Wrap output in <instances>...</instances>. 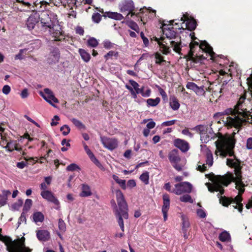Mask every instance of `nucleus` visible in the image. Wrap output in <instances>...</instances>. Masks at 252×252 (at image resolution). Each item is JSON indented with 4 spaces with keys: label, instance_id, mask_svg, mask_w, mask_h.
<instances>
[{
    "label": "nucleus",
    "instance_id": "aec40b11",
    "mask_svg": "<svg viewBox=\"0 0 252 252\" xmlns=\"http://www.w3.org/2000/svg\"><path fill=\"white\" fill-rule=\"evenodd\" d=\"M199 48L205 52L210 57V59L213 60L216 57V54L213 51V48L206 41H201Z\"/></svg>",
    "mask_w": 252,
    "mask_h": 252
},
{
    "label": "nucleus",
    "instance_id": "412c9836",
    "mask_svg": "<svg viewBox=\"0 0 252 252\" xmlns=\"http://www.w3.org/2000/svg\"><path fill=\"white\" fill-rule=\"evenodd\" d=\"M187 89L191 90L198 95H202L205 94L204 86H198L193 82H189L186 85Z\"/></svg>",
    "mask_w": 252,
    "mask_h": 252
},
{
    "label": "nucleus",
    "instance_id": "5701e85b",
    "mask_svg": "<svg viewBox=\"0 0 252 252\" xmlns=\"http://www.w3.org/2000/svg\"><path fill=\"white\" fill-rule=\"evenodd\" d=\"M174 145L183 152H186L189 149V145L186 141L180 139H177L174 141Z\"/></svg>",
    "mask_w": 252,
    "mask_h": 252
},
{
    "label": "nucleus",
    "instance_id": "cd10ccee",
    "mask_svg": "<svg viewBox=\"0 0 252 252\" xmlns=\"http://www.w3.org/2000/svg\"><path fill=\"white\" fill-rule=\"evenodd\" d=\"M105 16L116 20H121L124 19V16L122 14L115 12H106L105 13Z\"/></svg>",
    "mask_w": 252,
    "mask_h": 252
},
{
    "label": "nucleus",
    "instance_id": "680f3d73",
    "mask_svg": "<svg viewBox=\"0 0 252 252\" xmlns=\"http://www.w3.org/2000/svg\"><path fill=\"white\" fill-rule=\"evenodd\" d=\"M246 147L249 150L252 149V137L249 138L247 140Z\"/></svg>",
    "mask_w": 252,
    "mask_h": 252
},
{
    "label": "nucleus",
    "instance_id": "c756f323",
    "mask_svg": "<svg viewBox=\"0 0 252 252\" xmlns=\"http://www.w3.org/2000/svg\"><path fill=\"white\" fill-rule=\"evenodd\" d=\"M163 205L162 208V211H168L170 206L169 196L167 194L163 195Z\"/></svg>",
    "mask_w": 252,
    "mask_h": 252
},
{
    "label": "nucleus",
    "instance_id": "052dcab7",
    "mask_svg": "<svg viewBox=\"0 0 252 252\" xmlns=\"http://www.w3.org/2000/svg\"><path fill=\"white\" fill-rule=\"evenodd\" d=\"M151 90L148 89L146 90L145 92L143 91V90L141 89V93L140 94L143 97H149L151 95Z\"/></svg>",
    "mask_w": 252,
    "mask_h": 252
},
{
    "label": "nucleus",
    "instance_id": "a19ab883",
    "mask_svg": "<svg viewBox=\"0 0 252 252\" xmlns=\"http://www.w3.org/2000/svg\"><path fill=\"white\" fill-rule=\"evenodd\" d=\"M126 24L127 26L132 30L137 32L138 31L139 27L135 22L132 21H127Z\"/></svg>",
    "mask_w": 252,
    "mask_h": 252
},
{
    "label": "nucleus",
    "instance_id": "b1692460",
    "mask_svg": "<svg viewBox=\"0 0 252 252\" xmlns=\"http://www.w3.org/2000/svg\"><path fill=\"white\" fill-rule=\"evenodd\" d=\"M4 148L7 149L8 151L12 152L14 150H16L18 152L21 151L22 149L19 146V144L16 141H11L7 143V145L4 147Z\"/></svg>",
    "mask_w": 252,
    "mask_h": 252
},
{
    "label": "nucleus",
    "instance_id": "4d7b16f0",
    "mask_svg": "<svg viewBox=\"0 0 252 252\" xmlns=\"http://www.w3.org/2000/svg\"><path fill=\"white\" fill-rule=\"evenodd\" d=\"M118 55V53L114 52L113 51H109L106 55H105L104 58L107 60L108 57H112V56H116L117 57Z\"/></svg>",
    "mask_w": 252,
    "mask_h": 252
},
{
    "label": "nucleus",
    "instance_id": "8fccbe9b",
    "mask_svg": "<svg viewBox=\"0 0 252 252\" xmlns=\"http://www.w3.org/2000/svg\"><path fill=\"white\" fill-rule=\"evenodd\" d=\"M101 19V15L98 13H95L92 16V19L93 21L95 23H99Z\"/></svg>",
    "mask_w": 252,
    "mask_h": 252
},
{
    "label": "nucleus",
    "instance_id": "69168bd1",
    "mask_svg": "<svg viewBox=\"0 0 252 252\" xmlns=\"http://www.w3.org/2000/svg\"><path fill=\"white\" fill-rule=\"evenodd\" d=\"M150 122L147 124V127L148 129H152L155 126L156 123L152 119L149 120Z\"/></svg>",
    "mask_w": 252,
    "mask_h": 252
},
{
    "label": "nucleus",
    "instance_id": "f257e3e1",
    "mask_svg": "<svg viewBox=\"0 0 252 252\" xmlns=\"http://www.w3.org/2000/svg\"><path fill=\"white\" fill-rule=\"evenodd\" d=\"M226 164L234 168L235 176L231 173L225 176H216L212 179V184L206 183L208 190L211 192H219L218 196L223 206L231 204L240 213L243 210L241 194L245 191V185L242 181L240 161L233 157L227 158Z\"/></svg>",
    "mask_w": 252,
    "mask_h": 252
},
{
    "label": "nucleus",
    "instance_id": "f03ea898",
    "mask_svg": "<svg viewBox=\"0 0 252 252\" xmlns=\"http://www.w3.org/2000/svg\"><path fill=\"white\" fill-rule=\"evenodd\" d=\"M179 25L177 19L170 21H164L162 25L163 34L166 36L167 39L163 37L158 38L155 37V41L157 42L159 50L165 55L169 54L171 48L176 53L180 54L181 51V39L177 35V33L174 29Z\"/></svg>",
    "mask_w": 252,
    "mask_h": 252
},
{
    "label": "nucleus",
    "instance_id": "de8ad7c7",
    "mask_svg": "<svg viewBox=\"0 0 252 252\" xmlns=\"http://www.w3.org/2000/svg\"><path fill=\"white\" fill-rule=\"evenodd\" d=\"M103 47L107 49H110L113 48L115 44L112 42H111L108 40H105L103 42Z\"/></svg>",
    "mask_w": 252,
    "mask_h": 252
},
{
    "label": "nucleus",
    "instance_id": "e2e57ef3",
    "mask_svg": "<svg viewBox=\"0 0 252 252\" xmlns=\"http://www.w3.org/2000/svg\"><path fill=\"white\" fill-rule=\"evenodd\" d=\"M21 96L22 98H27L29 95L28 90L25 88L22 90L21 93Z\"/></svg>",
    "mask_w": 252,
    "mask_h": 252
},
{
    "label": "nucleus",
    "instance_id": "c9c22d12",
    "mask_svg": "<svg viewBox=\"0 0 252 252\" xmlns=\"http://www.w3.org/2000/svg\"><path fill=\"white\" fill-rule=\"evenodd\" d=\"M112 178L123 189H126V180L120 179L119 177L115 175H113Z\"/></svg>",
    "mask_w": 252,
    "mask_h": 252
},
{
    "label": "nucleus",
    "instance_id": "0e129e2a",
    "mask_svg": "<svg viewBox=\"0 0 252 252\" xmlns=\"http://www.w3.org/2000/svg\"><path fill=\"white\" fill-rule=\"evenodd\" d=\"M23 222H26V216L24 212L22 213L18 221V223L19 224H21Z\"/></svg>",
    "mask_w": 252,
    "mask_h": 252
},
{
    "label": "nucleus",
    "instance_id": "f704fd0d",
    "mask_svg": "<svg viewBox=\"0 0 252 252\" xmlns=\"http://www.w3.org/2000/svg\"><path fill=\"white\" fill-rule=\"evenodd\" d=\"M139 178L145 185L149 184V173L148 171L144 172L140 175Z\"/></svg>",
    "mask_w": 252,
    "mask_h": 252
},
{
    "label": "nucleus",
    "instance_id": "423d86ee",
    "mask_svg": "<svg viewBox=\"0 0 252 252\" xmlns=\"http://www.w3.org/2000/svg\"><path fill=\"white\" fill-rule=\"evenodd\" d=\"M39 19L41 27L45 30L51 29L54 25L59 23L57 15L49 10L41 12L39 14Z\"/></svg>",
    "mask_w": 252,
    "mask_h": 252
},
{
    "label": "nucleus",
    "instance_id": "c03bdc74",
    "mask_svg": "<svg viewBox=\"0 0 252 252\" xmlns=\"http://www.w3.org/2000/svg\"><path fill=\"white\" fill-rule=\"evenodd\" d=\"M180 200L184 202H192V200L189 194H186L182 196L180 198Z\"/></svg>",
    "mask_w": 252,
    "mask_h": 252
},
{
    "label": "nucleus",
    "instance_id": "603ef678",
    "mask_svg": "<svg viewBox=\"0 0 252 252\" xmlns=\"http://www.w3.org/2000/svg\"><path fill=\"white\" fill-rule=\"evenodd\" d=\"M158 89L159 94H160V95H161V96L162 97V99L164 100H167V98H168L167 95L166 93H165V92L164 91V90L162 89L161 87H160L159 86L158 87Z\"/></svg>",
    "mask_w": 252,
    "mask_h": 252
},
{
    "label": "nucleus",
    "instance_id": "ddd939ff",
    "mask_svg": "<svg viewBox=\"0 0 252 252\" xmlns=\"http://www.w3.org/2000/svg\"><path fill=\"white\" fill-rule=\"evenodd\" d=\"M60 57V50L58 48H52L45 56V60L48 64L54 65L59 63Z\"/></svg>",
    "mask_w": 252,
    "mask_h": 252
},
{
    "label": "nucleus",
    "instance_id": "a878e982",
    "mask_svg": "<svg viewBox=\"0 0 252 252\" xmlns=\"http://www.w3.org/2000/svg\"><path fill=\"white\" fill-rule=\"evenodd\" d=\"M11 194L9 190L3 189L1 190L0 194V206H3L7 203V197Z\"/></svg>",
    "mask_w": 252,
    "mask_h": 252
},
{
    "label": "nucleus",
    "instance_id": "a211bd4d",
    "mask_svg": "<svg viewBox=\"0 0 252 252\" xmlns=\"http://www.w3.org/2000/svg\"><path fill=\"white\" fill-rule=\"evenodd\" d=\"M101 141L106 148L111 151L116 149L118 146V141L114 138L101 137Z\"/></svg>",
    "mask_w": 252,
    "mask_h": 252
},
{
    "label": "nucleus",
    "instance_id": "473e14b6",
    "mask_svg": "<svg viewBox=\"0 0 252 252\" xmlns=\"http://www.w3.org/2000/svg\"><path fill=\"white\" fill-rule=\"evenodd\" d=\"M160 101L159 97H156L155 99L149 98L147 99L146 103L148 107H155L157 106Z\"/></svg>",
    "mask_w": 252,
    "mask_h": 252
},
{
    "label": "nucleus",
    "instance_id": "393cba45",
    "mask_svg": "<svg viewBox=\"0 0 252 252\" xmlns=\"http://www.w3.org/2000/svg\"><path fill=\"white\" fill-rule=\"evenodd\" d=\"M82 144L85 152H86L87 154L91 160L97 166L100 165V163L98 160L95 157L94 155L88 148L85 142H83Z\"/></svg>",
    "mask_w": 252,
    "mask_h": 252
},
{
    "label": "nucleus",
    "instance_id": "2f4dec72",
    "mask_svg": "<svg viewBox=\"0 0 252 252\" xmlns=\"http://www.w3.org/2000/svg\"><path fill=\"white\" fill-rule=\"evenodd\" d=\"M79 53L82 60L86 63L88 62L91 59V56L89 53L83 49H79Z\"/></svg>",
    "mask_w": 252,
    "mask_h": 252
},
{
    "label": "nucleus",
    "instance_id": "4468645a",
    "mask_svg": "<svg viewBox=\"0 0 252 252\" xmlns=\"http://www.w3.org/2000/svg\"><path fill=\"white\" fill-rule=\"evenodd\" d=\"M192 188V186L189 182H182L175 185L172 192L177 195H180L183 193H189L191 191Z\"/></svg>",
    "mask_w": 252,
    "mask_h": 252
},
{
    "label": "nucleus",
    "instance_id": "09e8293b",
    "mask_svg": "<svg viewBox=\"0 0 252 252\" xmlns=\"http://www.w3.org/2000/svg\"><path fill=\"white\" fill-rule=\"evenodd\" d=\"M198 43L197 41H193L190 43L189 47H190V51H189V54L190 55L193 56V53L194 52V48L195 46H198Z\"/></svg>",
    "mask_w": 252,
    "mask_h": 252
},
{
    "label": "nucleus",
    "instance_id": "dca6fc26",
    "mask_svg": "<svg viewBox=\"0 0 252 252\" xmlns=\"http://www.w3.org/2000/svg\"><path fill=\"white\" fill-rule=\"evenodd\" d=\"M43 198L54 204V208L57 210L60 209V203L59 200L54 195V193L50 190L42 191L40 193Z\"/></svg>",
    "mask_w": 252,
    "mask_h": 252
},
{
    "label": "nucleus",
    "instance_id": "1a4fd4ad",
    "mask_svg": "<svg viewBox=\"0 0 252 252\" xmlns=\"http://www.w3.org/2000/svg\"><path fill=\"white\" fill-rule=\"evenodd\" d=\"M177 22L179 23V25L176 29L179 30L187 29L191 31L194 30L196 26L195 20L189 16L187 13L183 14L180 20L177 19Z\"/></svg>",
    "mask_w": 252,
    "mask_h": 252
},
{
    "label": "nucleus",
    "instance_id": "ea45409f",
    "mask_svg": "<svg viewBox=\"0 0 252 252\" xmlns=\"http://www.w3.org/2000/svg\"><path fill=\"white\" fill-rule=\"evenodd\" d=\"M155 57L156 59V63L157 64H160L162 62H165L163 59L162 56L158 52H156L155 54Z\"/></svg>",
    "mask_w": 252,
    "mask_h": 252
},
{
    "label": "nucleus",
    "instance_id": "6e6552de",
    "mask_svg": "<svg viewBox=\"0 0 252 252\" xmlns=\"http://www.w3.org/2000/svg\"><path fill=\"white\" fill-rule=\"evenodd\" d=\"M168 158L173 167L179 171H181L186 164V159L179 156L178 151L176 149L169 153Z\"/></svg>",
    "mask_w": 252,
    "mask_h": 252
},
{
    "label": "nucleus",
    "instance_id": "0eeeda50",
    "mask_svg": "<svg viewBox=\"0 0 252 252\" xmlns=\"http://www.w3.org/2000/svg\"><path fill=\"white\" fill-rule=\"evenodd\" d=\"M25 240L24 237L15 241L8 240L5 243L7 250L9 252H31L32 250L25 246Z\"/></svg>",
    "mask_w": 252,
    "mask_h": 252
},
{
    "label": "nucleus",
    "instance_id": "f8f14e48",
    "mask_svg": "<svg viewBox=\"0 0 252 252\" xmlns=\"http://www.w3.org/2000/svg\"><path fill=\"white\" fill-rule=\"evenodd\" d=\"M119 7L121 12H127L126 16L127 19H129L134 15L132 11L134 9V5L132 0H124L119 4Z\"/></svg>",
    "mask_w": 252,
    "mask_h": 252
},
{
    "label": "nucleus",
    "instance_id": "4be33fe9",
    "mask_svg": "<svg viewBox=\"0 0 252 252\" xmlns=\"http://www.w3.org/2000/svg\"><path fill=\"white\" fill-rule=\"evenodd\" d=\"M36 236L39 241L46 242L50 239V234L48 230L41 229L36 231Z\"/></svg>",
    "mask_w": 252,
    "mask_h": 252
},
{
    "label": "nucleus",
    "instance_id": "39448f33",
    "mask_svg": "<svg viewBox=\"0 0 252 252\" xmlns=\"http://www.w3.org/2000/svg\"><path fill=\"white\" fill-rule=\"evenodd\" d=\"M115 194L118 208H116L115 202L113 201L115 206V215L122 231L124 232L125 226L123 219L127 220L128 218L127 205L124 198V195L120 190H116Z\"/></svg>",
    "mask_w": 252,
    "mask_h": 252
},
{
    "label": "nucleus",
    "instance_id": "3c124183",
    "mask_svg": "<svg viewBox=\"0 0 252 252\" xmlns=\"http://www.w3.org/2000/svg\"><path fill=\"white\" fill-rule=\"evenodd\" d=\"M126 88L130 91L134 98H136L137 97V94H140V93H137V91H134L133 88L128 85H126Z\"/></svg>",
    "mask_w": 252,
    "mask_h": 252
},
{
    "label": "nucleus",
    "instance_id": "bf43d9fd",
    "mask_svg": "<svg viewBox=\"0 0 252 252\" xmlns=\"http://www.w3.org/2000/svg\"><path fill=\"white\" fill-rule=\"evenodd\" d=\"M176 122V120H171V121L164 122L163 123H162V126H172V125H173Z\"/></svg>",
    "mask_w": 252,
    "mask_h": 252
},
{
    "label": "nucleus",
    "instance_id": "58836bf2",
    "mask_svg": "<svg viewBox=\"0 0 252 252\" xmlns=\"http://www.w3.org/2000/svg\"><path fill=\"white\" fill-rule=\"evenodd\" d=\"M129 83L130 85V86L133 88L134 91H137V93H141V89L139 88V85L136 82L130 80H129Z\"/></svg>",
    "mask_w": 252,
    "mask_h": 252
},
{
    "label": "nucleus",
    "instance_id": "79ce46f5",
    "mask_svg": "<svg viewBox=\"0 0 252 252\" xmlns=\"http://www.w3.org/2000/svg\"><path fill=\"white\" fill-rule=\"evenodd\" d=\"M32 200L30 199H27L25 201V204H24V208H23V211L24 212H27L28 211L32 205Z\"/></svg>",
    "mask_w": 252,
    "mask_h": 252
},
{
    "label": "nucleus",
    "instance_id": "7ed1b4c3",
    "mask_svg": "<svg viewBox=\"0 0 252 252\" xmlns=\"http://www.w3.org/2000/svg\"><path fill=\"white\" fill-rule=\"evenodd\" d=\"M245 100L244 96L240 97L234 109L228 108L222 113L223 115H227L226 118H223V121L226 125L239 128L245 122H251L252 119L248 117L249 111H247L243 105Z\"/></svg>",
    "mask_w": 252,
    "mask_h": 252
},
{
    "label": "nucleus",
    "instance_id": "864d4df0",
    "mask_svg": "<svg viewBox=\"0 0 252 252\" xmlns=\"http://www.w3.org/2000/svg\"><path fill=\"white\" fill-rule=\"evenodd\" d=\"M10 91L11 88L9 85H4L2 89V93L5 95L9 94L10 92Z\"/></svg>",
    "mask_w": 252,
    "mask_h": 252
},
{
    "label": "nucleus",
    "instance_id": "9d476101",
    "mask_svg": "<svg viewBox=\"0 0 252 252\" xmlns=\"http://www.w3.org/2000/svg\"><path fill=\"white\" fill-rule=\"evenodd\" d=\"M194 129L200 135V140L203 143H207L214 137L215 134L211 128L203 125L197 126Z\"/></svg>",
    "mask_w": 252,
    "mask_h": 252
},
{
    "label": "nucleus",
    "instance_id": "5fc2aeb1",
    "mask_svg": "<svg viewBox=\"0 0 252 252\" xmlns=\"http://www.w3.org/2000/svg\"><path fill=\"white\" fill-rule=\"evenodd\" d=\"M196 213L197 216L200 218H204L206 217V215L205 211L201 209H198L196 211Z\"/></svg>",
    "mask_w": 252,
    "mask_h": 252
},
{
    "label": "nucleus",
    "instance_id": "37998d69",
    "mask_svg": "<svg viewBox=\"0 0 252 252\" xmlns=\"http://www.w3.org/2000/svg\"><path fill=\"white\" fill-rule=\"evenodd\" d=\"M61 131L63 135H67L70 131V128L67 125H63L60 128Z\"/></svg>",
    "mask_w": 252,
    "mask_h": 252
},
{
    "label": "nucleus",
    "instance_id": "49530a36",
    "mask_svg": "<svg viewBox=\"0 0 252 252\" xmlns=\"http://www.w3.org/2000/svg\"><path fill=\"white\" fill-rule=\"evenodd\" d=\"M71 121L76 126L79 128H83L85 127L83 124L76 119L73 118L71 119Z\"/></svg>",
    "mask_w": 252,
    "mask_h": 252
},
{
    "label": "nucleus",
    "instance_id": "7c9ffc66",
    "mask_svg": "<svg viewBox=\"0 0 252 252\" xmlns=\"http://www.w3.org/2000/svg\"><path fill=\"white\" fill-rule=\"evenodd\" d=\"M33 221L36 223L42 222L44 220V216L40 212H36L33 214Z\"/></svg>",
    "mask_w": 252,
    "mask_h": 252
},
{
    "label": "nucleus",
    "instance_id": "6e6d98bb",
    "mask_svg": "<svg viewBox=\"0 0 252 252\" xmlns=\"http://www.w3.org/2000/svg\"><path fill=\"white\" fill-rule=\"evenodd\" d=\"M189 226V223L188 220H185V219L183 220V226L182 229L183 231H187L188 228Z\"/></svg>",
    "mask_w": 252,
    "mask_h": 252
},
{
    "label": "nucleus",
    "instance_id": "f3484780",
    "mask_svg": "<svg viewBox=\"0 0 252 252\" xmlns=\"http://www.w3.org/2000/svg\"><path fill=\"white\" fill-rule=\"evenodd\" d=\"M50 29V32L55 40L61 41L64 39L63 32L61 26L58 23L56 24Z\"/></svg>",
    "mask_w": 252,
    "mask_h": 252
},
{
    "label": "nucleus",
    "instance_id": "72a5a7b5",
    "mask_svg": "<svg viewBox=\"0 0 252 252\" xmlns=\"http://www.w3.org/2000/svg\"><path fill=\"white\" fill-rule=\"evenodd\" d=\"M219 238L221 242H228L231 239L229 233L226 231L222 232L219 235Z\"/></svg>",
    "mask_w": 252,
    "mask_h": 252
},
{
    "label": "nucleus",
    "instance_id": "bb28decb",
    "mask_svg": "<svg viewBox=\"0 0 252 252\" xmlns=\"http://www.w3.org/2000/svg\"><path fill=\"white\" fill-rule=\"evenodd\" d=\"M92 194L90 187L87 184H82L81 187V192L80 193L81 197H88Z\"/></svg>",
    "mask_w": 252,
    "mask_h": 252
},
{
    "label": "nucleus",
    "instance_id": "4c0bfd02",
    "mask_svg": "<svg viewBox=\"0 0 252 252\" xmlns=\"http://www.w3.org/2000/svg\"><path fill=\"white\" fill-rule=\"evenodd\" d=\"M58 228L61 233H64L66 231L65 223L62 219L58 220Z\"/></svg>",
    "mask_w": 252,
    "mask_h": 252
},
{
    "label": "nucleus",
    "instance_id": "774afa93",
    "mask_svg": "<svg viewBox=\"0 0 252 252\" xmlns=\"http://www.w3.org/2000/svg\"><path fill=\"white\" fill-rule=\"evenodd\" d=\"M75 31L77 34H79L81 35H83L84 34V29H83V28H82L81 27H80V26H77L75 28Z\"/></svg>",
    "mask_w": 252,
    "mask_h": 252
},
{
    "label": "nucleus",
    "instance_id": "6ab92c4d",
    "mask_svg": "<svg viewBox=\"0 0 252 252\" xmlns=\"http://www.w3.org/2000/svg\"><path fill=\"white\" fill-rule=\"evenodd\" d=\"M39 19V13L37 12H33L27 20L26 24L29 30H32L38 22Z\"/></svg>",
    "mask_w": 252,
    "mask_h": 252
},
{
    "label": "nucleus",
    "instance_id": "13d9d810",
    "mask_svg": "<svg viewBox=\"0 0 252 252\" xmlns=\"http://www.w3.org/2000/svg\"><path fill=\"white\" fill-rule=\"evenodd\" d=\"M59 120H60L59 117L57 115H55L52 120L51 125L52 126H57L58 124V121H59Z\"/></svg>",
    "mask_w": 252,
    "mask_h": 252
},
{
    "label": "nucleus",
    "instance_id": "20e7f679",
    "mask_svg": "<svg viewBox=\"0 0 252 252\" xmlns=\"http://www.w3.org/2000/svg\"><path fill=\"white\" fill-rule=\"evenodd\" d=\"M235 132L232 135H221L219 137L218 140L215 142L217 150L215 154L225 157L227 155L230 157L233 156V149L235 145V139L234 138Z\"/></svg>",
    "mask_w": 252,
    "mask_h": 252
},
{
    "label": "nucleus",
    "instance_id": "2eb2a0df",
    "mask_svg": "<svg viewBox=\"0 0 252 252\" xmlns=\"http://www.w3.org/2000/svg\"><path fill=\"white\" fill-rule=\"evenodd\" d=\"M39 94L50 104L54 107L57 106L55 103H58V99L55 96L53 92L49 89L46 88L44 90V92H40Z\"/></svg>",
    "mask_w": 252,
    "mask_h": 252
},
{
    "label": "nucleus",
    "instance_id": "a18cd8bd",
    "mask_svg": "<svg viewBox=\"0 0 252 252\" xmlns=\"http://www.w3.org/2000/svg\"><path fill=\"white\" fill-rule=\"evenodd\" d=\"M78 169L80 170V168L75 163H71L66 167V170L68 171H73Z\"/></svg>",
    "mask_w": 252,
    "mask_h": 252
},
{
    "label": "nucleus",
    "instance_id": "338daca9",
    "mask_svg": "<svg viewBox=\"0 0 252 252\" xmlns=\"http://www.w3.org/2000/svg\"><path fill=\"white\" fill-rule=\"evenodd\" d=\"M182 134L184 135L188 136L190 138H192L193 137V134L189 131L188 129H184L182 131Z\"/></svg>",
    "mask_w": 252,
    "mask_h": 252
},
{
    "label": "nucleus",
    "instance_id": "9b49d317",
    "mask_svg": "<svg viewBox=\"0 0 252 252\" xmlns=\"http://www.w3.org/2000/svg\"><path fill=\"white\" fill-rule=\"evenodd\" d=\"M201 151L203 154L206 156V164H199L197 169L201 172H204L207 169V166L211 167L213 164V158L211 151L205 145H201Z\"/></svg>",
    "mask_w": 252,
    "mask_h": 252
},
{
    "label": "nucleus",
    "instance_id": "c85d7f7f",
    "mask_svg": "<svg viewBox=\"0 0 252 252\" xmlns=\"http://www.w3.org/2000/svg\"><path fill=\"white\" fill-rule=\"evenodd\" d=\"M169 105L173 110H178L180 106V104L179 103L178 99L174 96H171L170 97Z\"/></svg>",
    "mask_w": 252,
    "mask_h": 252
},
{
    "label": "nucleus",
    "instance_id": "e433bc0d",
    "mask_svg": "<svg viewBox=\"0 0 252 252\" xmlns=\"http://www.w3.org/2000/svg\"><path fill=\"white\" fill-rule=\"evenodd\" d=\"M87 44L91 47H96L98 44V42L96 38L92 37L88 39Z\"/></svg>",
    "mask_w": 252,
    "mask_h": 252
}]
</instances>
